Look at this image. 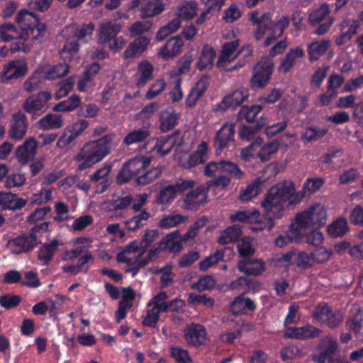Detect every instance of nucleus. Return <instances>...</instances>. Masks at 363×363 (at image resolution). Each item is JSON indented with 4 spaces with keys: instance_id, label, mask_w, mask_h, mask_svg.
Returning <instances> with one entry per match:
<instances>
[{
    "instance_id": "nucleus-61",
    "label": "nucleus",
    "mask_w": 363,
    "mask_h": 363,
    "mask_svg": "<svg viewBox=\"0 0 363 363\" xmlns=\"http://www.w3.org/2000/svg\"><path fill=\"white\" fill-rule=\"evenodd\" d=\"M197 6L195 1L185 2L178 8L179 16L187 21L193 19L197 13Z\"/></svg>"
},
{
    "instance_id": "nucleus-6",
    "label": "nucleus",
    "mask_w": 363,
    "mask_h": 363,
    "mask_svg": "<svg viewBox=\"0 0 363 363\" xmlns=\"http://www.w3.org/2000/svg\"><path fill=\"white\" fill-rule=\"evenodd\" d=\"M94 30L93 23L83 24L81 27H73L72 35L66 38L63 48L60 51V57L65 60H72L78 52L80 45L91 39Z\"/></svg>"
},
{
    "instance_id": "nucleus-46",
    "label": "nucleus",
    "mask_w": 363,
    "mask_h": 363,
    "mask_svg": "<svg viewBox=\"0 0 363 363\" xmlns=\"http://www.w3.org/2000/svg\"><path fill=\"white\" fill-rule=\"evenodd\" d=\"M38 125L42 130H53L62 127L63 120L60 114L48 113L38 121Z\"/></svg>"
},
{
    "instance_id": "nucleus-51",
    "label": "nucleus",
    "mask_w": 363,
    "mask_h": 363,
    "mask_svg": "<svg viewBox=\"0 0 363 363\" xmlns=\"http://www.w3.org/2000/svg\"><path fill=\"white\" fill-rule=\"evenodd\" d=\"M303 228H300V242H306L309 245L314 246L315 247H319L323 240L324 236L323 233L319 230H311L308 233L302 232Z\"/></svg>"
},
{
    "instance_id": "nucleus-2",
    "label": "nucleus",
    "mask_w": 363,
    "mask_h": 363,
    "mask_svg": "<svg viewBox=\"0 0 363 363\" xmlns=\"http://www.w3.org/2000/svg\"><path fill=\"white\" fill-rule=\"evenodd\" d=\"M16 22L21 31L13 23H4L0 26V38L3 41L9 42L12 38H21L25 42L31 39L41 43L45 38L47 26L35 12L25 9L20 10L16 16Z\"/></svg>"
},
{
    "instance_id": "nucleus-55",
    "label": "nucleus",
    "mask_w": 363,
    "mask_h": 363,
    "mask_svg": "<svg viewBox=\"0 0 363 363\" xmlns=\"http://www.w3.org/2000/svg\"><path fill=\"white\" fill-rule=\"evenodd\" d=\"M237 267L239 272L247 276L260 275L265 269V264L264 262H260L257 265L247 266V262L245 261H239Z\"/></svg>"
},
{
    "instance_id": "nucleus-32",
    "label": "nucleus",
    "mask_w": 363,
    "mask_h": 363,
    "mask_svg": "<svg viewBox=\"0 0 363 363\" xmlns=\"http://www.w3.org/2000/svg\"><path fill=\"white\" fill-rule=\"evenodd\" d=\"M257 215H255V220H252L250 222L251 230L255 232L271 230L275 225L274 220L277 218H273L272 216H267L265 211H264L262 216H261L258 210H257Z\"/></svg>"
},
{
    "instance_id": "nucleus-31",
    "label": "nucleus",
    "mask_w": 363,
    "mask_h": 363,
    "mask_svg": "<svg viewBox=\"0 0 363 363\" xmlns=\"http://www.w3.org/2000/svg\"><path fill=\"white\" fill-rule=\"evenodd\" d=\"M150 38L146 36H140L130 43L123 53L124 59L139 57L147 48Z\"/></svg>"
},
{
    "instance_id": "nucleus-63",
    "label": "nucleus",
    "mask_w": 363,
    "mask_h": 363,
    "mask_svg": "<svg viewBox=\"0 0 363 363\" xmlns=\"http://www.w3.org/2000/svg\"><path fill=\"white\" fill-rule=\"evenodd\" d=\"M325 182V179L322 177H308L305 180L303 186V189L308 192V196H309L320 190Z\"/></svg>"
},
{
    "instance_id": "nucleus-9",
    "label": "nucleus",
    "mask_w": 363,
    "mask_h": 363,
    "mask_svg": "<svg viewBox=\"0 0 363 363\" xmlns=\"http://www.w3.org/2000/svg\"><path fill=\"white\" fill-rule=\"evenodd\" d=\"M274 65L267 58H262L256 63L250 79V85L253 89H264L269 82L274 72Z\"/></svg>"
},
{
    "instance_id": "nucleus-4",
    "label": "nucleus",
    "mask_w": 363,
    "mask_h": 363,
    "mask_svg": "<svg viewBox=\"0 0 363 363\" xmlns=\"http://www.w3.org/2000/svg\"><path fill=\"white\" fill-rule=\"evenodd\" d=\"M294 191V184L291 182L284 181L271 186L261 201V206L266 215L281 218L285 213V205Z\"/></svg>"
},
{
    "instance_id": "nucleus-21",
    "label": "nucleus",
    "mask_w": 363,
    "mask_h": 363,
    "mask_svg": "<svg viewBox=\"0 0 363 363\" xmlns=\"http://www.w3.org/2000/svg\"><path fill=\"white\" fill-rule=\"evenodd\" d=\"M312 256L306 252H301L296 249H293L281 255L279 261L284 262L287 264H295L298 267L303 269L312 267Z\"/></svg>"
},
{
    "instance_id": "nucleus-8",
    "label": "nucleus",
    "mask_w": 363,
    "mask_h": 363,
    "mask_svg": "<svg viewBox=\"0 0 363 363\" xmlns=\"http://www.w3.org/2000/svg\"><path fill=\"white\" fill-rule=\"evenodd\" d=\"M121 30V26L119 23L111 21L101 23L98 30V43L103 45H107L114 52L122 49L125 41L123 37H117Z\"/></svg>"
},
{
    "instance_id": "nucleus-45",
    "label": "nucleus",
    "mask_w": 363,
    "mask_h": 363,
    "mask_svg": "<svg viewBox=\"0 0 363 363\" xmlns=\"http://www.w3.org/2000/svg\"><path fill=\"white\" fill-rule=\"evenodd\" d=\"M349 225L347 219L340 216L328 225L327 232L333 238L344 236L349 231Z\"/></svg>"
},
{
    "instance_id": "nucleus-17",
    "label": "nucleus",
    "mask_w": 363,
    "mask_h": 363,
    "mask_svg": "<svg viewBox=\"0 0 363 363\" xmlns=\"http://www.w3.org/2000/svg\"><path fill=\"white\" fill-rule=\"evenodd\" d=\"M28 70L27 64L19 60L10 61L5 65L0 74V81L8 83L10 80L17 79L24 77Z\"/></svg>"
},
{
    "instance_id": "nucleus-19",
    "label": "nucleus",
    "mask_w": 363,
    "mask_h": 363,
    "mask_svg": "<svg viewBox=\"0 0 363 363\" xmlns=\"http://www.w3.org/2000/svg\"><path fill=\"white\" fill-rule=\"evenodd\" d=\"M38 147V140L30 137L25 140L23 144L18 145L14 155L18 162L21 165H26L30 160L35 159Z\"/></svg>"
},
{
    "instance_id": "nucleus-11",
    "label": "nucleus",
    "mask_w": 363,
    "mask_h": 363,
    "mask_svg": "<svg viewBox=\"0 0 363 363\" xmlns=\"http://www.w3.org/2000/svg\"><path fill=\"white\" fill-rule=\"evenodd\" d=\"M52 98V94L48 91L38 92L36 95L28 97L23 103V108L28 113L33 115V119L40 116L48 108V101Z\"/></svg>"
},
{
    "instance_id": "nucleus-49",
    "label": "nucleus",
    "mask_w": 363,
    "mask_h": 363,
    "mask_svg": "<svg viewBox=\"0 0 363 363\" xmlns=\"http://www.w3.org/2000/svg\"><path fill=\"white\" fill-rule=\"evenodd\" d=\"M300 238V230L295 223H293L290 225L286 234L280 235L276 238L275 245L282 247L289 242H299Z\"/></svg>"
},
{
    "instance_id": "nucleus-60",
    "label": "nucleus",
    "mask_w": 363,
    "mask_h": 363,
    "mask_svg": "<svg viewBox=\"0 0 363 363\" xmlns=\"http://www.w3.org/2000/svg\"><path fill=\"white\" fill-rule=\"evenodd\" d=\"M176 191L172 184L164 186L159 192L155 199L156 202L160 204H168L173 201L176 197Z\"/></svg>"
},
{
    "instance_id": "nucleus-52",
    "label": "nucleus",
    "mask_w": 363,
    "mask_h": 363,
    "mask_svg": "<svg viewBox=\"0 0 363 363\" xmlns=\"http://www.w3.org/2000/svg\"><path fill=\"white\" fill-rule=\"evenodd\" d=\"M260 285L261 284L259 281L245 277H240L237 279L232 281L230 284V286L232 289H235L238 286H243L246 291H252L253 293L259 289Z\"/></svg>"
},
{
    "instance_id": "nucleus-48",
    "label": "nucleus",
    "mask_w": 363,
    "mask_h": 363,
    "mask_svg": "<svg viewBox=\"0 0 363 363\" xmlns=\"http://www.w3.org/2000/svg\"><path fill=\"white\" fill-rule=\"evenodd\" d=\"M328 132V129L312 125L308 126L301 135V139L304 143H309L323 138Z\"/></svg>"
},
{
    "instance_id": "nucleus-44",
    "label": "nucleus",
    "mask_w": 363,
    "mask_h": 363,
    "mask_svg": "<svg viewBox=\"0 0 363 363\" xmlns=\"http://www.w3.org/2000/svg\"><path fill=\"white\" fill-rule=\"evenodd\" d=\"M150 213L146 209H143L138 214L133 216L125 222L128 230L135 231L145 226L150 218Z\"/></svg>"
},
{
    "instance_id": "nucleus-36",
    "label": "nucleus",
    "mask_w": 363,
    "mask_h": 363,
    "mask_svg": "<svg viewBox=\"0 0 363 363\" xmlns=\"http://www.w3.org/2000/svg\"><path fill=\"white\" fill-rule=\"evenodd\" d=\"M229 252L232 254L233 252L230 248L225 247L223 250H216L213 254L209 255L205 259L200 261L199 263V269L201 271L205 272L210 267L216 265L220 261H226L225 259V254Z\"/></svg>"
},
{
    "instance_id": "nucleus-3",
    "label": "nucleus",
    "mask_w": 363,
    "mask_h": 363,
    "mask_svg": "<svg viewBox=\"0 0 363 363\" xmlns=\"http://www.w3.org/2000/svg\"><path fill=\"white\" fill-rule=\"evenodd\" d=\"M151 162L150 157L136 156L123 164L116 177L118 184L128 183L135 178L137 185L144 186L153 182L161 174V169L154 167L147 169Z\"/></svg>"
},
{
    "instance_id": "nucleus-23",
    "label": "nucleus",
    "mask_w": 363,
    "mask_h": 363,
    "mask_svg": "<svg viewBox=\"0 0 363 363\" xmlns=\"http://www.w3.org/2000/svg\"><path fill=\"white\" fill-rule=\"evenodd\" d=\"M320 329L313 325L307 324L301 327L288 328V331L284 332V337L285 338L306 340L317 337L320 335Z\"/></svg>"
},
{
    "instance_id": "nucleus-59",
    "label": "nucleus",
    "mask_w": 363,
    "mask_h": 363,
    "mask_svg": "<svg viewBox=\"0 0 363 363\" xmlns=\"http://www.w3.org/2000/svg\"><path fill=\"white\" fill-rule=\"evenodd\" d=\"M256 214L257 215V209L237 211L230 214L229 218L233 223L242 222L250 223L251 220H255V215Z\"/></svg>"
},
{
    "instance_id": "nucleus-1",
    "label": "nucleus",
    "mask_w": 363,
    "mask_h": 363,
    "mask_svg": "<svg viewBox=\"0 0 363 363\" xmlns=\"http://www.w3.org/2000/svg\"><path fill=\"white\" fill-rule=\"evenodd\" d=\"M204 175L212 179L206 182V185H200L193 189L183 198L184 208L196 211L201 206L209 201L208 191L211 189L224 190L228 187L232 179L241 180L245 177V172L235 162L220 160L206 164Z\"/></svg>"
},
{
    "instance_id": "nucleus-27",
    "label": "nucleus",
    "mask_w": 363,
    "mask_h": 363,
    "mask_svg": "<svg viewBox=\"0 0 363 363\" xmlns=\"http://www.w3.org/2000/svg\"><path fill=\"white\" fill-rule=\"evenodd\" d=\"M112 165L104 163L103 166L95 171L90 175V180L93 182H101L97 185V192L104 193L106 191L111 184V180L108 178V175L111 171Z\"/></svg>"
},
{
    "instance_id": "nucleus-26",
    "label": "nucleus",
    "mask_w": 363,
    "mask_h": 363,
    "mask_svg": "<svg viewBox=\"0 0 363 363\" xmlns=\"http://www.w3.org/2000/svg\"><path fill=\"white\" fill-rule=\"evenodd\" d=\"M184 46V41L181 36L176 35L169 38L160 50V55L164 60L172 59L179 55Z\"/></svg>"
},
{
    "instance_id": "nucleus-42",
    "label": "nucleus",
    "mask_w": 363,
    "mask_h": 363,
    "mask_svg": "<svg viewBox=\"0 0 363 363\" xmlns=\"http://www.w3.org/2000/svg\"><path fill=\"white\" fill-rule=\"evenodd\" d=\"M239 40L235 39L224 43L221 47L220 54L216 62V67H223L226 62H230L229 58L239 46Z\"/></svg>"
},
{
    "instance_id": "nucleus-34",
    "label": "nucleus",
    "mask_w": 363,
    "mask_h": 363,
    "mask_svg": "<svg viewBox=\"0 0 363 363\" xmlns=\"http://www.w3.org/2000/svg\"><path fill=\"white\" fill-rule=\"evenodd\" d=\"M303 50L299 48H292L281 59L278 67V71L286 74L295 65L297 59L303 56Z\"/></svg>"
},
{
    "instance_id": "nucleus-50",
    "label": "nucleus",
    "mask_w": 363,
    "mask_h": 363,
    "mask_svg": "<svg viewBox=\"0 0 363 363\" xmlns=\"http://www.w3.org/2000/svg\"><path fill=\"white\" fill-rule=\"evenodd\" d=\"M208 150V143L202 141L198 146L196 150L189 156L187 164L189 167H196L200 164H203L206 161V156Z\"/></svg>"
},
{
    "instance_id": "nucleus-62",
    "label": "nucleus",
    "mask_w": 363,
    "mask_h": 363,
    "mask_svg": "<svg viewBox=\"0 0 363 363\" xmlns=\"http://www.w3.org/2000/svg\"><path fill=\"white\" fill-rule=\"evenodd\" d=\"M152 26L150 21H138L134 22L129 28L130 34L132 37L138 38L142 34L149 32Z\"/></svg>"
},
{
    "instance_id": "nucleus-37",
    "label": "nucleus",
    "mask_w": 363,
    "mask_h": 363,
    "mask_svg": "<svg viewBox=\"0 0 363 363\" xmlns=\"http://www.w3.org/2000/svg\"><path fill=\"white\" fill-rule=\"evenodd\" d=\"M150 130L148 125L135 128L130 131L123 138V143L126 145H130L142 143L146 140L150 136Z\"/></svg>"
},
{
    "instance_id": "nucleus-33",
    "label": "nucleus",
    "mask_w": 363,
    "mask_h": 363,
    "mask_svg": "<svg viewBox=\"0 0 363 363\" xmlns=\"http://www.w3.org/2000/svg\"><path fill=\"white\" fill-rule=\"evenodd\" d=\"M216 57V50L212 47L205 45L196 62L197 69L199 71L211 69L213 67Z\"/></svg>"
},
{
    "instance_id": "nucleus-40",
    "label": "nucleus",
    "mask_w": 363,
    "mask_h": 363,
    "mask_svg": "<svg viewBox=\"0 0 363 363\" xmlns=\"http://www.w3.org/2000/svg\"><path fill=\"white\" fill-rule=\"evenodd\" d=\"M81 104V97L78 94H74L67 99L56 104L52 108V110L55 112H70L78 108Z\"/></svg>"
},
{
    "instance_id": "nucleus-18",
    "label": "nucleus",
    "mask_w": 363,
    "mask_h": 363,
    "mask_svg": "<svg viewBox=\"0 0 363 363\" xmlns=\"http://www.w3.org/2000/svg\"><path fill=\"white\" fill-rule=\"evenodd\" d=\"M184 338L188 345L198 347L206 342V330L199 323H191L184 330Z\"/></svg>"
},
{
    "instance_id": "nucleus-30",
    "label": "nucleus",
    "mask_w": 363,
    "mask_h": 363,
    "mask_svg": "<svg viewBox=\"0 0 363 363\" xmlns=\"http://www.w3.org/2000/svg\"><path fill=\"white\" fill-rule=\"evenodd\" d=\"M328 342V345L325 347L318 354H313L312 359L315 363H334L333 356L335 354L337 350V344L330 337H325L322 339Z\"/></svg>"
},
{
    "instance_id": "nucleus-24",
    "label": "nucleus",
    "mask_w": 363,
    "mask_h": 363,
    "mask_svg": "<svg viewBox=\"0 0 363 363\" xmlns=\"http://www.w3.org/2000/svg\"><path fill=\"white\" fill-rule=\"evenodd\" d=\"M256 308L255 301L251 298L245 296L244 294L235 296L230 303V310L235 316L245 314L247 311L253 312Z\"/></svg>"
},
{
    "instance_id": "nucleus-43",
    "label": "nucleus",
    "mask_w": 363,
    "mask_h": 363,
    "mask_svg": "<svg viewBox=\"0 0 363 363\" xmlns=\"http://www.w3.org/2000/svg\"><path fill=\"white\" fill-rule=\"evenodd\" d=\"M59 246V242L55 239L50 243H44L38 251V259L43 262V264L47 266L52 260L55 251Z\"/></svg>"
},
{
    "instance_id": "nucleus-35",
    "label": "nucleus",
    "mask_w": 363,
    "mask_h": 363,
    "mask_svg": "<svg viewBox=\"0 0 363 363\" xmlns=\"http://www.w3.org/2000/svg\"><path fill=\"white\" fill-rule=\"evenodd\" d=\"M179 118V114L176 113L173 108L162 111L159 118L161 132L166 133L173 129L178 124Z\"/></svg>"
},
{
    "instance_id": "nucleus-15",
    "label": "nucleus",
    "mask_w": 363,
    "mask_h": 363,
    "mask_svg": "<svg viewBox=\"0 0 363 363\" xmlns=\"http://www.w3.org/2000/svg\"><path fill=\"white\" fill-rule=\"evenodd\" d=\"M235 127L232 123H224L216 132L213 146L217 155L230 147L235 140Z\"/></svg>"
},
{
    "instance_id": "nucleus-13",
    "label": "nucleus",
    "mask_w": 363,
    "mask_h": 363,
    "mask_svg": "<svg viewBox=\"0 0 363 363\" xmlns=\"http://www.w3.org/2000/svg\"><path fill=\"white\" fill-rule=\"evenodd\" d=\"M249 91L244 87L238 88L225 95L220 103L216 104L214 111L225 112L228 109H235L249 97Z\"/></svg>"
},
{
    "instance_id": "nucleus-10",
    "label": "nucleus",
    "mask_w": 363,
    "mask_h": 363,
    "mask_svg": "<svg viewBox=\"0 0 363 363\" xmlns=\"http://www.w3.org/2000/svg\"><path fill=\"white\" fill-rule=\"evenodd\" d=\"M330 9L328 4L324 3L313 11L308 16V23L311 26H316L313 33L321 35L326 33L334 22V17L330 16Z\"/></svg>"
},
{
    "instance_id": "nucleus-53",
    "label": "nucleus",
    "mask_w": 363,
    "mask_h": 363,
    "mask_svg": "<svg viewBox=\"0 0 363 363\" xmlns=\"http://www.w3.org/2000/svg\"><path fill=\"white\" fill-rule=\"evenodd\" d=\"M289 18L285 16H281L277 21H269L267 27V31H269L275 37L280 38L285 29L289 26Z\"/></svg>"
},
{
    "instance_id": "nucleus-12",
    "label": "nucleus",
    "mask_w": 363,
    "mask_h": 363,
    "mask_svg": "<svg viewBox=\"0 0 363 363\" xmlns=\"http://www.w3.org/2000/svg\"><path fill=\"white\" fill-rule=\"evenodd\" d=\"M264 173L269 174V175L267 177L262 175L257 177L250 184L247 185L244 190L240 192L239 199L241 201H248L257 196L261 192L264 183L270 177H275L278 173V170L275 166L269 165L264 169Z\"/></svg>"
},
{
    "instance_id": "nucleus-16",
    "label": "nucleus",
    "mask_w": 363,
    "mask_h": 363,
    "mask_svg": "<svg viewBox=\"0 0 363 363\" xmlns=\"http://www.w3.org/2000/svg\"><path fill=\"white\" fill-rule=\"evenodd\" d=\"M130 8H139L142 18H151L160 14L164 10L163 0H132Z\"/></svg>"
},
{
    "instance_id": "nucleus-57",
    "label": "nucleus",
    "mask_w": 363,
    "mask_h": 363,
    "mask_svg": "<svg viewBox=\"0 0 363 363\" xmlns=\"http://www.w3.org/2000/svg\"><path fill=\"white\" fill-rule=\"evenodd\" d=\"M265 125V122L262 121H258L255 124L253 125H242L240 130L239 134L242 139L251 140L255 137V135Z\"/></svg>"
},
{
    "instance_id": "nucleus-20",
    "label": "nucleus",
    "mask_w": 363,
    "mask_h": 363,
    "mask_svg": "<svg viewBox=\"0 0 363 363\" xmlns=\"http://www.w3.org/2000/svg\"><path fill=\"white\" fill-rule=\"evenodd\" d=\"M89 125V122L85 119H79L72 125L66 128L63 134L57 140V145L65 147L71 145Z\"/></svg>"
},
{
    "instance_id": "nucleus-64",
    "label": "nucleus",
    "mask_w": 363,
    "mask_h": 363,
    "mask_svg": "<svg viewBox=\"0 0 363 363\" xmlns=\"http://www.w3.org/2000/svg\"><path fill=\"white\" fill-rule=\"evenodd\" d=\"M279 147V144L277 142L268 143L260 148L257 157L262 162L269 161L272 155L277 152Z\"/></svg>"
},
{
    "instance_id": "nucleus-39",
    "label": "nucleus",
    "mask_w": 363,
    "mask_h": 363,
    "mask_svg": "<svg viewBox=\"0 0 363 363\" xmlns=\"http://www.w3.org/2000/svg\"><path fill=\"white\" fill-rule=\"evenodd\" d=\"M330 43L328 40L320 41H313L307 47L308 58L311 62H314L320 59L329 48Z\"/></svg>"
},
{
    "instance_id": "nucleus-5",
    "label": "nucleus",
    "mask_w": 363,
    "mask_h": 363,
    "mask_svg": "<svg viewBox=\"0 0 363 363\" xmlns=\"http://www.w3.org/2000/svg\"><path fill=\"white\" fill-rule=\"evenodd\" d=\"M111 135L107 134L86 143L74 157V160L80 162L77 166V170L89 169L108 156L111 152Z\"/></svg>"
},
{
    "instance_id": "nucleus-58",
    "label": "nucleus",
    "mask_w": 363,
    "mask_h": 363,
    "mask_svg": "<svg viewBox=\"0 0 363 363\" xmlns=\"http://www.w3.org/2000/svg\"><path fill=\"white\" fill-rule=\"evenodd\" d=\"M186 220L187 216L181 214L169 215L163 217L159 221L158 226L162 229H167L175 227Z\"/></svg>"
},
{
    "instance_id": "nucleus-41",
    "label": "nucleus",
    "mask_w": 363,
    "mask_h": 363,
    "mask_svg": "<svg viewBox=\"0 0 363 363\" xmlns=\"http://www.w3.org/2000/svg\"><path fill=\"white\" fill-rule=\"evenodd\" d=\"M10 40L13 41L9 45V46L4 45L0 48V56L6 57L9 54H13L21 50L27 53L30 50V45L21 38H12Z\"/></svg>"
},
{
    "instance_id": "nucleus-22",
    "label": "nucleus",
    "mask_w": 363,
    "mask_h": 363,
    "mask_svg": "<svg viewBox=\"0 0 363 363\" xmlns=\"http://www.w3.org/2000/svg\"><path fill=\"white\" fill-rule=\"evenodd\" d=\"M28 128V122L25 113L21 111L14 113L9 131L10 138L15 140H21L26 134Z\"/></svg>"
},
{
    "instance_id": "nucleus-54",
    "label": "nucleus",
    "mask_w": 363,
    "mask_h": 363,
    "mask_svg": "<svg viewBox=\"0 0 363 363\" xmlns=\"http://www.w3.org/2000/svg\"><path fill=\"white\" fill-rule=\"evenodd\" d=\"M26 204V200L18 198L16 194L6 192L3 210L16 211L21 209Z\"/></svg>"
},
{
    "instance_id": "nucleus-38",
    "label": "nucleus",
    "mask_w": 363,
    "mask_h": 363,
    "mask_svg": "<svg viewBox=\"0 0 363 363\" xmlns=\"http://www.w3.org/2000/svg\"><path fill=\"white\" fill-rule=\"evenodd\" d=\"M262 104L252 106L244 105L237 113V120L240 121H245L246 123H251L255 121L257 115L262 111Z\"/></svg>"
},
{
    "instance_id": "nucleus-28",
    "label": "nucleus",
    "mask_w": 363,
    "mask_h": 363,
    "mask_svg": "<svg viewBox=\"0 0 363 363\" xmlns=\"http://www.w3.org/2000/svg\"><path fill=\"white\" fill-rule=\"evenodd\" d=\"M179 237V232L177 230L167 234L155 245L157 251L168 250L169 252H179L183 248V245L181 240H176Z\"/></svg>"
},
{
    "instance_id": "nucleus-14",
    "label": "nucleus",
    "mask_w": 363,
    "mask_h": 363,
    "mask_svg": "<svg viewBox=\"0 0 363 363\" xmlns=\"http://www.w3.org/2000/svg\"><path fill=\"white\" fill-rule=\"evenodd\" d=\"M40 242L33 233H26L10 239L8 247L11 254L20 255L33 250Z\"/></svg>"
},
{
    "instance_id": "nucleus-47",
    "label": "nucleus",
    "mask_w": 363,
    "mask_h": 363,
    "mask_svg": "<svg viewBox=\"0 0 363 363\" xmlns=\"http://www.w3.org/2000/svg\"><path fill=\"white\" fill-rule=\"evenodd\" d=\"M242 235V228L240 225H233L225 229L218 238V242L225 245L237 241Z\"/></svg>"
},
{
    "instance_id": "nucleus-29",
    "label": "nucleus",
    "mask_w": 363,
    "mask_h": 363,
    "mask_svg": "<svg viewBox=\"0 0 363 363\" xmlns=\"http://www.w3.org/2000/svg\"><path fill=\"white\" fill-rule=\"evenodd\" d=\"M154 67L147 60H143L138 64L137 73L135 75V85L138 88L143 87L153 79Z\"/></svg>"
},
{
    "instance_id": "nucleus-56",
    "label": "nucleus",
    "mask_w": 363,
    "mask_h": 363,
    "mask_svg": "<svg viewBox=\"0 0 363 363\" xmlns=\"http://www.w3.org/2000/svg\"><path fill=\"white\" fill-rule=\"evenodd\" d=\"M179 27L180 21L178 18L172 19L158 30L156 33V40L157 41H162L168 35L178 30Z\"/></svg>"
},
{
    "instance_id": "nucleus-25",
    "label": "nucleus",
    "mask_w": 363,
    "mask_h": 363,
    "mask_svg": "<svg viewBox=\"0 0 363 363\" xmlns=\"http://www.w3.org/2000/svg\"><path fill=\"white\" fill-rule=\"evenodd\" d=\"M259 12L253 11L250 13V21L253 26H256V30L254 33L255 39L257 42L260 41L267 33L268 23L271 20V13L266 12L258 16Z\"/></svg>"
},
{
    "instance_id": "nucleus-7",
    "label": "nucleus",
    "mask_w": 363,
    "mask_h": 363,
    "mask_svg": "<svg viewBox=\"0 0 363 363\" xmlns=\"http://www.w3.org/2000/svg\"><path fill=\"white\" fill-rule=\"evenodd\" d=\"M326 219L327 212L324 207L320 203H315L296 215L295 225L298 228H320L325 224Z\"/></svg>"
}]
</instances>
